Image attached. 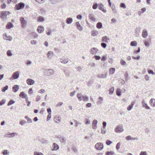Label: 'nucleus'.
<instances>
[{"mask_svg": "<svg viewBox=\"0 0 155 155\" xmlns=\"http://www.w3.org/2000/svg\"><path fill=\"white\" fill-rule=\"evenodd\" d=\"M116 94L117 95L120 96L121 95V90L119 88L117 89L116 90Z\"/></svg>", "mask_w": 155, "mask_h": 155, "instance_id": "29", "label": "nucleus"}, {"mask_svg": "<svg viewBox=\"0 0 155 155\" xmlns=\"http://www.w3.org/2000/svg\"><path fill=\"white\" fill-rule=\"evenodd\" d=\"M124 130L122 125L120 124L117 126L115 128V131L116 132L120 133Z\"/></svg>", "mask_w": 155, "mask_h": 155, "instance_id": "5", "label": "nucleus"}, {"mask_svg": "<svg viewBox=\"0 0 155 155\" xmlns=\"http://www.w3.org/2000/svg\"><path fill=\"white\" fill-rule=\"evenodd\" d=\"M97 121L96 120H94L93 121L92 128L94 129H96L97 127Z\"/></svg>", "mask_w": 155, "mask_h": 155, "instance_id": "14", "label": "nucleus"}, {"mask_svg": "<svg viewBox=\"0 0 155 155\" xmlns=\"http://www.w3.org/2000/svg\"><path fill=\"white\" fill-rule=\"evenodd\" d=\"M109 39L106 36H103L102 38V41L103 42H107V41Z\"/></svg>", "mask_w": 155, "mask_h": 155, "instance_id": "28", "label": "nucleus"}, {"mask_svg": "<svg viewBox=\"0 0 155 155\" xmlns=\"http://www.w3.org/2000/svg\"><path fill=\"white\" fill-rule=\"evenodd\" d=\"M6 7V4L5 3H3L1 5V7L2 8L4 9Z\"/></svg>", "mask_w": 155, "mask_h": 155, "instance_id": "64", "label": "nucleus"}, {"mask_svg": "<svg viewBox=\"0 0 155 155\" xmlns=\"http://www.w3.org/2000/svg\"><path fill=\"white\" fill-rule=\"evenodd\" d=\"M120 6L121 7L123 8H126V6L125 4L123 3H121L120 4Z\"/></svg>", "mask_w": 155, "mask_h": 155, "instance_id": "56", "label": "nucleus"}, {"mask_svg": "<svg viewBox=\"0 0 155 155\" xmlns=\"http://www.w3.org/2000/svg\"><path fill=\"white\" fill-rule=\"evenodd\" d=\"M19 96L20 97H21L22 98H24L26 96H27L26 94H25L24 92L22 91L20 93L19 95Z\"/></svg>", "mask_w": 155, "mask_h": 155, "instance_id": "30", "label": "nucleus"}, {"mask_svg": "<svg viewBox=\"0 0 155 155\" xmlns=\"http://www.w3.org/2000/svg\"><path fill=\"white\" fill-rule=\"evenodd\" d=\"M30 35L34 37V38H36L38 37V35L36 34V33L35 32H31L30 34Z\"/></svg>", "mask_w": 155, "mask_h": 155, "instance_id": "35", "label": "nucleus"}, {"mask_svg": "<svg viewBox=\"0 0 155 155\" xmlns=\"http://www.w3.org/2000/svg\"><path fill=\"white\" fill-rule=\"evenodd\" d=\"M7 54L8 56H11L12 55V51L10 50H8L7 52Z\"/></svg>", "mask_w": 155, "mask_h": 155, "instance_id": "48", "label": "nucleus"}, {"mask_svg": "<svg viewBox=\"0 0 155 155\" xmlns=\"http://www.w3.org/2000/svg\"><path fill=\"white\" fill-rule=\"evenodd\" d=\"M112 143V142L109 140H107L106 141V143L107 145H110Z\"/></svg>", "mask_w": 155, "mask_h": 155, "instance_id": "55", "label": "nucleus"}, {"mask_svg": "<svg viewBox=\"0 0 155 155\" xmlns=\"http://www.w3.org/2000/svg\"><path fill=\"white\" fill-rule=\"evenodd\" d=\"M101 46L104 48H105L107 46V44L104 43H102L101 44Z\"/></svg>", "mask_w": 155, "mask_h": 155, "instance_id": "57", "label": "nucleus"}, {"mask_svg": "<svg viewBox=\"0 0 155 155\" xmlns=\"http://www.w3.org/2000/svg\"><path fill=\"white\" fill-rule=\"evenodd\" d=\"M10 14L9 11H3L1 12L0 13V17L2 19L6 17L7 15Z\"/></svg>", "mask_w": 155, "mask_h": 155, "instance_id": "3", "label": "nucleus"}, {"mask_svg": "<svg viewBox=\"0 0 155 155\" xmlns=\"http://www.w3.org/2000/svg\"><path fill=\"white\" fill-rule=\"evenodd\" d=\"M99 100L98 101L97 104H101L103 103V98L102 97H100L98 98Z\"/></svg>", "mask_w": 155, "mask_h": 155, "instance_id": "27", "label": "nucleus"}, {"mask_svg": "<svg viewBox=\"0 0 155 155\" xmlns=\"http://www.w3.org/2000/svg\"><path fill=\"white\" fill-rule=\"evenodd\" d=\"M61 62L64 64L67 63L68 62V59L67 58L66 59V58H62L61 59Z\"/></svg>", "mask_w": 155, "mask_h": 155, "instance_id": "26", "label": "nucleus"}, {"mask_svg": "<svg viewBox=\"0 0 155 155\" xmlns=\"http://www.w3.org/2000/svg\"><path fill=\"white\" fill-rule=\"evenodd\" d=\"M120 63L121 65L125 66L126 64V62L122 59H121L120 61Z\"/></svg>", "mask_w": 155, "mask_h": 155, "instance_id": "54", "label": "nucleus"}, {"mask_svg": "<svg viewBox=\"0 0 155 155\" xmlns=\"http://www.w3.org/2000/svg\"><path fill=\"white\" fill-rule=\"evenodd\" d=\"M125 77L127 80L128 79V74L127 72H126L125 73Z\"/></svg>", "mask_w": 155, "mask_h": 155, "instance_id": "60", "label": "nucleus"}, {"mask_svg": "<svg viewBox=\"0 0 155 155\" xmlns=\"http://www.w3.org/2000/svg\"><path fill=\"white\" fill-rule=\"evenodd\" d=\"M13 25L11 22H8L6 25V28L7 29H10L13 27Z\"/></svg>", "mask_w": 155, "mask_h": 155, "instance_id": "21", "label": "nucleus"}, {"mask_svg": "<svg viewBox=\"0 0 155 155\" xmlns=\"http://www.w3.org/2000/svg\"><path fill=\"white\" fill-rule=\"evenodd\" d=\"M26 123V122L24 120H21L20 121V124L21 125H23Z\"/></svg>", "mask_w": 155, "mask_h": 155, "instance_id": "53", "label": "nucleus"}, {"mask_svg": "<svg viewBox=\"0 0 155 155\" xmlns=\"http://www.w3.org/2000/svg\"><path fill=\"white\" fill-rule=\"evenodd\" d=\"M140 155H147V153L146 151H141L140 152Z\"/></svg>", "mask_w": 155, "mask_h": 155, "instance_id": "61", "label": "nucleus"}, {"mask_svg": "<svg viewBox=\"0 0 155 155\" xmlns=\"http://www.w3.org/2000/svg\"><path fill=\"white\" fill-rule=\"evenodd\" d=\"M115 69L114 68H112L110 69V73L111 74H114Z\"/></svg>", "mask_w": 155, "mask_h": 155, "instance_id": "36", "label": "nucleus"}, {"mask_svg": "<svg viewBox=\"0 0 155 155\" xmlns=\"http://www.w3.org/2000/svg\"><path fill=\"white\" fill-rule=\"evenodd\" d=\"M150 103L151 106L153 107H155V99H151L150 101Z\"/></svg>", "mask_w": 155, "mask_h": 155, "instance_id": "24", "label": "nucleus"}, {"mask_svg": "<svg viewBox=\"0 0 155 155\" xmlns=\"http://www.w3.org/2000/svg\"><path fill=\"white\" fill-rule=\"evenodd\" d=\"M120 142L118 143L116 145V148L117 150H118L120 147Z\"/></svg>", "mask_w": 155, "mask_h": 155, "instance_id": "59", "label": "nucleus"}, {"mask_svg": "<svg viewBox=\"0 0 155 155\" xmlns=\"http://www.w3.org/2000/svg\"><path fill=\"white\" fill-rule=\"evenodd\" d=\"M98 29H100L102 27V24L101 22L97 23L96 25Z\"/></svg>", "mask_w": 155, "mask_h": 155, "instance_id": "37", "label": "nucleus"}, {"mask_svg": "<svg viewBox=\"0 0 155 155\" xmlns=\"http://www.w3.org/2000/svg\"><path fill=\"white\" fill-rule=\"evenodd\" d=\"M125 139L127 140H132V137L130 136H128L125 137Z\"/></svg>", "mask_w": 155, "mask_h": 155, "instance_id": "63", "label": "nucleus"}, {"mask_svg": "<svg viewBox=\"0 0 155 155\" xmlns=\"http://www.w3.org/2000/svg\"><path fill=\"white\" fill-rule=\"evenodd\" d=\"M114 91V87H111L109 90V94L110 95H112L113 94Z\"/></svg>", "mask_w": 155, "mask_h": 155, "instance_id": "43", "label": "nucleus"}, {"mask_svg": "<svg viewBox=\"0 0 155 155\" xmlns=\"http://www.w3.org/2000/svg\"><path fill=\"white\" fill-rule=\"evenodd\" d=\"M137 44V42L136 41H132L130 42V45L132 46H136Z\"/></svg>", "mask_w": 155, "mask_h": 155, "instance_id": "40", "label": "nucleus"}, {"mask_svg": "<svg viewBox=\"0 0 155 155\" xmlns=\"http://www.w3.org/2000/svg\"><path fill=\"white\" fill-rule=\"evenodd\" d=\"M107 73L105 74H99L97 75V77L98 78H104L107 77Z\"/></svg>", "mask_w": 155, "mask_h": 155, "instance_id": "31", "label": "nucleus"}, {"mask_svg": "<svg viewBox=\"0 0 155 155\" xmlns=\"http://www.w3.org/2000/svg\"><path fill=\"white\" fill-rule=\"evenodd\" d=\"M37 30L39 33H41L44 31V28L43 26H39L38 27Z\"/></svg>", "mask_w": 155, "mask_h": 155, "instance_id": "16", "label": "nucleus"}, {"mask_svg": "<svg viewBox=\"0 0 155 155\" xmlns=\"http://www.w3.org/2000/svg\"><path fill=\"white\" fill-rule=\"evenodd\" d=\"M73 21V19L71 18H68L66 19V23L68 24H71Z\"/></svg>", "mask_w": 155, "mask_h": 155, "instance_id": "25", "label": "nucleus"}, {"mask_svg": "<svg viewBox=\"0 0 155 155\" xmlns=\"http://www.w3.org/2000/svg\"><path fill=\"white\" fill-rule=\"evenodd\" d=\"M148 73L149 74H151L153 75H154L155 74V73L152 70H149L148 71Z\"/></svg>", "mask_w": 155, "mask_h": 155, "instance_id": "62", "label": "nucleus"}, {"mask_svg": "<svg viewBox=\"0 0 155 155\" xmlns=\"http://www.w3.org/2000/svg\"><path fill=\"white\" fill-rule=\"evenodd\" d=\"M54 54V53L51 51H49L48 52L47 55L48 58H51L52 57Z\"/></svg>", "mask_w": 155, "mask_h": 155, "instance_id": "38", "label": "nucleus"}, {"mask_svg": "<svg viewBox=\"0 0 155 155\" xmlns=\"http://www.w3.org/2000/svg\"><path fill=\"white\" fill-rule=\"evenodd\" d=\"M76 25L77 28L80 31H81L83 29L82 27L80 24L78 22H76Z\"/></svg>", "mask_w": 155, "mask_h": 155, "instance_id": "19", "label": "nucleus"}, {"mask_svg": "<svg viewBox=\"0 0 155 155\" xmlns=\"http://www.w3.org/2000/svg\"><path fill=\"white\" fill-rule=\"evenodd\" d=\"M142 104L143 107L145 108L146 109L150 110V107L148 105L147 103L145 102L144 99L142 100Z\"/></svg>", "mask_w": 155, "mask_h": 155, "instance_id": "8", "label": "nucleus"}, {"mask_svg": "<svg viewBox=\"0 0 155 155\" xmlns=\"http://www.w3.org/2000/svg\"><path fill=\"white\" fill-rule=\"evenodd\" d=\"M148 35L147 31L146 30H143V31L142 36L144 38H146Z\"/></svg>", "mask_w": 155, "mask_h": 155, "instance_id": "17", "label": "nucleus"}, {"mask_svg": "<svg viewBox=\"0 0 155 155\" xmlns=\"http://www.w3.org/2000/svg\"><path fill=\"white\" fill-rule=\"evenodd\" d=\"M89 18L93 21H96V19L94 17V15L92 14H90L89 15Z\"/></svg>", "mask_w": 155, "mask_h": 155, "instance_id": "20", "label": "nucleus"}, {"mask_svg": "<svg viewBox=\"0 0 155 155\" xmlns=\"http://www.w3.org/2000/svg\"><path fill=\"white\" fill-rule=\"evenodd\" d=\"M50 1L53 4H55L57 2L59 1L58 0H50Z\"/></svg>", "mask_w": 155, "mask_h": 155, "instance_id": "52", "label": "nucleus"}, {"mask_svg": "<svg viewBox=\"0 0 155 155\" xmlns=\"http://www.w3.org/2000/svg\"><path fill=\"white\" fill-rule=\"evenodd\" d=\"M134 104L133 102H132L131 104L129 105L127 107V110L128 111L130 110L132 108Z\"/></svg>", "mask_w": 155, "mask_h": 155, "instance_id": "33", "label": "nucleus"}, {"mask_svg": "<svg viewBox=\"0 0 155 155\" xmlns=\"http://www.w3.org/2000/svg\"><path fill=\"white\" fill-rule=\"evenodd\" d=\"M98 51V49L95 48H93L91 49L90 52L93 54H95Z\"/></svg>", "mask_w": 155, "mask_h": 155, "instance_id": "13", "label": "nucleus"}, {"mask_svg": "<svg viewBox=\"0 0 155 155\" xmlns=\"http://www.w3.org/2000/svg\"><path fill=\"white\" fill-rule=\"evenodd\" d=\"M25 6V4L22 2H20L18 4H16L15 8V10H18L23 8Z\"/></svg>", "mask_w": 155, "mask_h": 155, "instance_id": "1", "label": "nucleus"}, {"mask_svg": "<svg viewBox=\"0 0 155 155\" xmlns=\"http://www.w3.org/2000/svg\"><path fill=\"white\" fill-rule=\"evenodd\" d=\"M88 97L86 96H83L82 100L83 101H87L88 100Z\"/></svg>", "mask_w": 155, "mask_h": 155, "instance_id": "49", "label": "nucleus"}, {"mask_svg": "<svg viewBox=\"0 0 155 155\" xmlns=\"http://www.w3.org/2000/svg\"><path fill=\"white\" fill-rule=\"evenodd\" d=\"M98 8L99 9L103 12L105 13L106 12V10L104 9L103 7V5L101 3H100L98 5Z\"/></svg>", "mask_w": 155, "mask_h": 155, "instance_id": "15", "label": "nucleus"}, {"mask_svg": "<svg viewBox=\"0 0 155 155\" xmlns=\"http://www.w3.org/2000/svg\"><path fill=\"white\" fill-rule=\"evenodd\" d=\"M3 38L4 39L8 40L9 41H11L12 39L11 37L7 35L6 33H5L3 34Z\"/></svg>", "mask_w": 155, "mask_h": 155, "instance_id": "9", "label": "nucleus"}, {"mask_svg": "<svg viewBox=\"0 0 155 155\" xmlns=\"http://www.w3.org/2000/svg\"><path fill=\"white\" fill-rule=\"evenodd\" d=\"M26 82L27 84L30 85H32L35 83L34 81L30 78L27 79Z\"/></svg>", "mask_w": 155, "mask_h": 155, "instance_id": "12", "label": "nucleus"}, {"mask_svg": "<svg viewBox=\"0 0 155 155\" xmlns=\"http://www.w3.org/2000/svg\"><path fill=\"white\" fill-rule=\"evenodd\" d=\"M141 28L140 27H138L136 28L135 30V33H139L140 31Z\"/></svg>", "mask_w": 155, "mask_h": 155, "instance_id": "41", "label": "nucleus"}, {"mask_svg": "<svg viewBox=\"0 0 155 155\" xmlns=\"http://www.w3.org/2000/svg\"><path fill=\"white\" fill-rule=\"evenodd\" d=\"M20 20L21 22V27L23 28H24L27 24V21L23 17H21L20 18Z\"/></svg>", "mask_w": 155, "mask_h": 155, "instance_id": "4", "label": "nucleus"}, {"mask_svg": "<svg viewBox=\"0 0 155 155\" xmlns=\"http://www.w3.org/2000/svg\"><path fill=\"white\" fill-rule=\"evenodd\" d=\"M18 134L16 132H13L11 133H9L6 134L5 135V137L7 138H11L17 136Z\"/></svg>", "mask_w": 155, "mask_h": 155, "instance_id": "6", "label": "nucleus"}, {"mask_svg": "<svg viewBox=\"0 0 155 155\" xmlns=\"http://www.w3.org/2000/svg\"><path fill=\"white\" fill-rule=\"evenodd\" d=\"M25 118L27 120L28 122V123H31L32 122L31 119L29 118L27 116H25Z\"/></svg>", "mask_w": 155, "mask_h": 155, "instance_id": "42", "label": "nucleus"}, {"mask_svg": "<svg viewBox=\"0 0 155 155\" xmlns=\"http://www.w3.org/2000/svg\"><path fill=\"white\" fill-rule=\"evenodd\" d=\"M98 32L96 30H93L91 32V35L92 36H96L98 34Z\"/></svg>", "mask_w": 155, "mask_h": 155, "instance_id": "32", "label": "nucleus"}, {"mask_svg": "<svg viewBox=\"0 0 155 155\" xmlns=\"http://www.w3.org/2000/svg\"><path fill=\"white\" fill-rule=\"evenodd\" d=\"M19 86L17 85H14L12 87L13 91L14 92H16L19 89Z\"/></svg>", "mask_w": 155, "mask_h": 155, "instance_id": "18", "label": "nucleus"}, {"mask_svg": "<svg viewBox=\"0 0 155 155\" xmlns=\"http://www.w3.org/2000/svg\"><path fill=\"white\" fill-rule=\"evenodd\" d=\"M53 148L51 149L52 151L58 150L59 148V146L56 143H54L53 144Z\"/></svg>", "mask_w": 155, "mask_h": 155, "instance_id": "11", "label": "nucleus"}, {"mask_svg": "<svg viewBox=\"0 0 155 155\" xmlns=\"http://www.w3.org/2000/svg\"><path fill=\"white\" fill-rule=\"evenodd\" d=\"M2 153L4 155H7L9 153V152L8 150H4L2 152Z\"/></svg>", "mask_w": 155, "mask_h": 155, "instance_id": "46", "label": "nucleus"}, {"mask_svg": "<svg viewBox=\"0 0 155 155\" xmlns=\"http://www.w3.org/2000/svg\"><path fill=\"white\" fill-rule=\"evenodd\" d=\"M15 101L12 100H10L8 102V105L10 106L15 103Z\"/></svg>", "mask_w": 155, "mask_h": 155, "instance_id": "51", "label": "nucleus"}, {"mask_svg": "<svg viewBox=\"0 0 155 155\" xmlns=\"http://www.w3.org/2000/svg\"><path fill=\"white\" fill-rule=\"evenodd\" d=\"M44 21V19L43 18L41 17V16H39L38 18V19H37V21H38L42 22Z\"/></svg>", "mask_w": 155, "mask_h": 155, "instance_id": "44", "label": "nucleus"}, {"mask_svg": "<svg viewBox=\"0 0 155 155\" xmlns=\"http://www.w3.org/2000/svg\"><path fill=\"white\" fill-rule=\"evenodd\" d=\"M19 77V72L18 71L14 73L12 75V77L14 79H17Z\"/></svg>", "mask_w": 155, "mask_h": 155, "instance_id": "10", "label": "nucleus"}, {"mask_svg": "<svg viewBox=\"0 0 155 155\" xmlns=\"http://www.w3.org/2000/svg\"><path fill=\"white\" fill-rule=\"evenodd\" d=\"M98 6V5L97 3H94L92 8L94 9H95L97 8V6Z\"/></svg>", "mask_w": 155, "mask_h": 155, "instance_id": "47", "label": "nucleus"}, {"mask_svg": "<svg viewBox=\"0 0 155 155\" xmlns=\"http://www.w3.org/2000/svg\"><path fill=\"white\" fill-rule=\"evenodd\" d=\"M64 73L66 77H69L70 76V72L69 70H64Z\"/></svg>", "mask_w": 155, "mask_h": 155, "instance_id": "39", "label": "nucleus"}, {"mask_svg": "<svg viewBox=\"0 0 155 155\" xmlns=\"http://www.w3.org/2000/svg\"><path fill=\"white\" fill-rule=\"evenodd\" d=\"M34 155H44L41 152H35L34 153Z\"/></svg>", "mask_w": 155, "mask_h": 155, "instance_id": "58", "label": "nucleus"}, {"mask_svg": "<svg viewBox=\"0 0 155 155\" xmlns=\"http://www.w3.org/2000/svg\"><path fill=\"white\" fill-rule=\"evenodd\" d=\"M59 140L61 142L65 143L66 141L65 138L63 137H61L59 138Z\"/></svg>", "mask_w": 155, "mask_h": 155, "instance_id": "34", "label": "nucleus"}, {"mask_svg": "<svg viewBox=\"0 0 155 155\" xmlns=\"http://www.w3.org/2000/svg\"><path fill=\"white\" fill-rule=\"evenodd\" d=\"M54 121L56 123H58V121H61V118L58 116H56L54 117Z\"/></svg>", "mask_w": 155, "mask_h": 155, "instance_id": "23", "label": "nucleus"}, {"mask_svg": "<svg viewBox=\"0 0 155 155\" xmlns=\"http://www.w3.org/2000/svg\"><path fill=\"white\" fill-rule=\"evenodd\" d=\"M101 133L102 134H105L106 132V128H104V127H102V128L101 129Z\"/></svg>", "mask_w": 155, "mask_h": 155, "instance_id": "50", "label": "nucleus"}, {"mask_svg": "<svg viewBox=\"0 0 155 155\" xmlns=\"http://www.w3.org/2000/svg\"><path fill=\"white\" fill-rule=\"evenodd\" d=\"M83 95L81 94V93H78L77 94V97L79 100L80 101L82 100V97H83Z\"/></svg>", "mask_w": 155, "mask_h": 155, "instance_id": "22", "label": "nucleus"}, {"mask_svg": "<svg viewBox=\"0 0 155 155\" xmlns=\"http://www.w3.org/2000/svg\"><path fill=\"white\" fill-rule=\"evenodd\" d=\"M95 147L97 150H101L103 148L104 146L102 143H98L95 144Z\"/></svg>", "mask_w": 155, "mask_h": 155, "instance_id": "7", "label": "nucleus"}, {"mask_svg": "<svg viewBox=\"0 0 155 155\" xmlns=\"http://www.w3.org/2000/svg\"><path fill=\"white\" fill-rule=\"evenodd\" d=\"M8 85H6L5 87H4L2 89V91L3 92H5L7 90L8 88Z\"/></svg>", "mask_w": 155, "mask_h": 155, "instance_id": "45", "label": "nucleus"}, {"mask_svg": "<svg viewBox=\"0 0 155 155\" xmlns=\"http://www.w3.org/2000/svg\"><path fill=\"white\" fill-rule=\"evenodd\" d=\"M54 73V71L51 69H45L44 71L45 75L48 76L52 75Z\"/></svg>", "mask_w": 155, "mask_h": 155, "instance_id": "2", "label": "nucleus"}]
</instances>
